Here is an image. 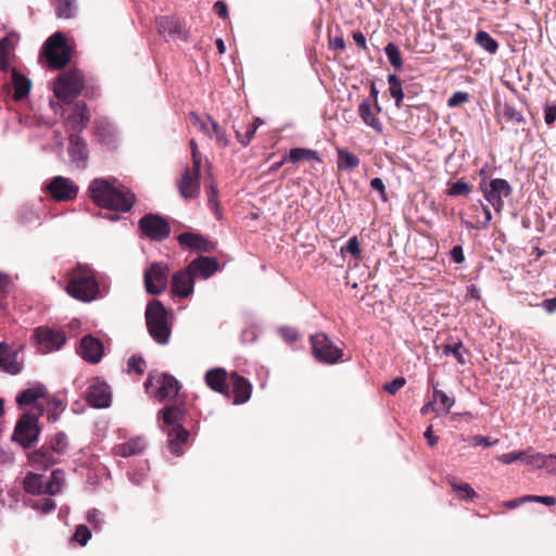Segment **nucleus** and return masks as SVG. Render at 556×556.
Listing matches in <instances>:
<instances>
[{"label":"nucleus","mask_w":556,"mask_h":556,"mask_svg":"<svg viewBox=\"0 0 556 556\" xmlns=\"http://www.w3.org/2000/svg\"><path fill=\"white\" fill-rule=\"evenodd\" d=\"M92 201L103 208L128 212L132 208L135 194L125 187H114L108 180L98 178L89 186Z\"/></svg>","instance_id":"nucleus-1"},{"label":"nucleus","mask_w":556,"mask_h":556,"mask_svg":"<svg viewBox=\"0 0 556 556\" xmlns=\"http://www.w3.org/2000/svg\"><path fill=\"white\" fill-rule=\"evenodd\" d=\"M66 292L80 302L88 303L96 300L100 288L94 271L88 266L78 265L70 274Z\"/></svg>","instance_id":"nucleus-2"},{"label":"nucleus","mask_w":556,"mask_h":556,"mask_svg":"<svg viewBox=\"0 0 556 556\" xmlns=\"http://www.w3.org/2000/svg\"><path fill=\"white\" fill-rule=\"evenodd\" d=\"M160 414L165 425L172 426L167 432L169 451L179 456L182 454V445L187 443L189 432L179 422L184 419L185 409L179 405H169L163 408Z\"/></svg>","instance_id":"nucleus-3"},{"label":"nucleus","mask_w":556,"mask_h":556,"mask_svg":"<svg viewBox=\"0 0 556 556\" xmlns=\"http://www.w3.org/2000/svg\"><path fill=\"white\" fill-rule=\"evenodd\" d=\"M146 321L150 336L159 344H166L170 337L168 312L161 301L152 300L146 309Z\"/></svg>","instance_id":"nucleus-4"},{"label":"nucleus","mask_w":556,"mask_h":556,"mask_svg":"<svg viewBox=\"0 0 556 556\" xmlns=\"http://www.w3.org/2000/svg\"><path fill=\"white\" fill-rule=\"evenodd\" d=\"M45 413V407H39L38 413L25 412L17 420L12 441L18 443L24 448H30L39 439L40 427L38 419Z\"/></svg>","instance_id":"nucleus-5"},{"label":"nucleus","mask_w":556,"mask_h":556,"mask_svg":"<svg viewBox=\"0 0 556 556\" xmlns=\"http://www.w3.org/2000/svg\"><path fill=\"white\" fill-rule=\"evenodd\" d=\"M192 154V167L186 168L181 178L177 182L178 191L185 200L195 199L200 194V169L202 165V155L198 150L195 141H190Z\"/></svg>","instance_id":"nucleus-6"},{"label":"nucleus","mask_w":556,"mask_h":556,"mask_svg":"<svg viewBox=\"0 0 556 556\" xmlns=\"http://www.w3.org/2000/svg\"><path fill=\"white\" fill-rule=\"evenodd\" d=\"M42 54L50 67L61 70L65 67L72 58L71 48L61 33H55L43 45Z\"/></svg>","instance_id":"nucleus-7"},{"label":"nucleus","mask_w":556,"mask_h":556,"mask_svg":"<svg viewBox=\"0 0 556 556\" xmlns=\"http://www.w3.org/2000/svg\"><path fill=\"white\" fill-rule=\"evenodd\" d=\"M84 88V76L78 70L61 74L54 83V94L63 102H72Z\"/></svg>","instance_id":"nucleus-8"},{"label":"nucleus","mask_w":556,"mask_h":556,"mask_svg":"<svg viewBox=\"0 0 556 556\" xmlns=\"http://www.w3.org/2000/svg\"><path fill=\"white\" fill-rule=\"evenodd\" d=\"M309 342L312 345L313 355L319 363L329 365L336 364L343 356V351L336 346L329 337L324 332L312 334Z\"/></svg>","instance_id":"nucleus-9"},{"label":"nucleus","mask_w":556,"mask_h":556,"mask_svg":"<svg viewBox=\"0 0 556 556\" xmlns=\"http://www.w3.org/2000/svg\"><path fill=\"white\" fill-rule=\"evenodd\" d=\"M480 190L485 200L494 207L496 212H501L504 207V198H509L513 188L509 182L502 178L491 179L489 182L483 179L480 182Z\"/></svg>","instance_id":"nucleus-10"},{"label":"nucleus","mask_w":556,"mask_h":556,"mask_svg":"<svg viewBox=\"0 0 556 556\" xmlns=\"http://www.w3.org/2000/svg\"><path fill=\"white\" fill-rule=\"evenodd\" d=\"M141 235L153 241H163L170 235V226L166 218L157 214H146L138 222Z\"/></svg>","instance_id":"nucleus-11"},{"label":"nucleus","mask_w":556,"mask_h":556,"mask_svg":"<svg viewBox=\"0 0 556 556\" xmlns=\"http://www.w3.org/2000/svg\"><path fill=\"white\" fill-rule=\"evenodd\" d=\"M169 268L162 262L152 263L143 273L144 288L148 293L156 295L163 293L168 283Z\"/></svg>","instance_id":"nucleus-12"},{"label":"nucleus","mask_w":556,"mask_h":556,"mask_svg":"<svg viewBox=\"0 0 556 556\" xmlns=\"http://www.w3.org/2000/svg\"><path fill=\"white\" fill-rule=\"evenodd\" d=\"M34 339L38 351L42 354L60 350L66 342L64 331L50 329L48 327L36 328Z\"/></svg>","instance_id":"nucleus-13"},{"label":"nucleus","mask_w":556,"mask_h":556,"mask_svg":"<svg viewBox=\"0 0 556 556\" xmlns=\"http://www.w3.org/2000/svg\"><path fill=\"white\" fill-rule=\"evenodd\" d=\"M43 190L55 201H70L76 198L78 186L63 176L53 177Z\"/></svg>","instance_id":"nucleus-14"},{"label":"nucleus","mask_w":556,"mask_h":556,"mask_svg":"<svg viewBox=\"0 0 556 556\" xmlns=\"http://www.w3.org/2000/svg\"><path fill=\"white\" fill-rule=\"evenodd\" d=\"M86 401L96 408L109 407L112 401L110 386L99 377L93 378L88 387Z\"/></svg>","instance_id":"nucleus-15"},{"label":"nucleus","mask_w":556,"mask_h":556,"mask_svg":"<svg viewBox=\"0 0 556 556\" xmlns=\"http://www.w3.org/2000/svg\"><path fill=\"white\" fill-rule=\"evenodd\" d=\"M48 391L41 383H37L28 389L21 391L16 396V403L20 408L31 406L34 413H38L39 407H45L43 404L39 403V399H46Z\"/></svg>","instance_id":"nucleus-16"},{"label":"nucleus","mask_w":556,"mask_h":556,"mask_svg":"<svg viewBox=\"0 0 556 556\" xmlns=\"http://www.w3.org/2000/svg\"><path fill=\"white\" fill-rule=\"evenodd\" d=\"M89 119L90 114L87 105L84 102H77L73 112L66 118V127L73 131L68 139H79L77 134L87 126Z\"/></svg>","instance_id":"nucleus-17"},{"label":"nucleus","mask_w":556,"mask_h":556,"mask_svg":"<svg viewBox=\"0 0 556 556\" xmlns=\"http://www.w3.org/2000/svg\"><path fill=\"white\" fill-rule=\"evenodd\" d=\"M229 386L232 388L229 399H232L233 404H243L250 400L252 384L247 378L237 372H231L229 375Z\"/></svg>","instance_id":"nucleus-18"},{"label":"nucleus","mask_w":556,"mask_h":556,"mask_svg":"<svg viewBox=\"0 0 556 556\" xmlns=\"http://www.w3.org/2000/svg\"><path fill=\"white\" fill-rule=\"evenodd\" d=\"M77 352L86 362L98 364L103 356V344L99 339L88 334L81 339Z\"/></svg>","instance_id":"nucleus-19"},{"label":"nucleus","mask_w":556,"mask_h":556,"mask_svg":"<svg viewBox=\"0 0 556 556\" xmlns=\"http://www.w3.org/2000/svg\"><path fill=\"white\" fill-rule=\"evenodd\" d=\"M194 276L189 268L176 271L172 277V291L175 295L187 298L193 292Z\"/></svg>","instance_id":"nucleus-20"},{"label":"nucleus","mask_w":556,"mask_h":556,"mask_svg":"<svg viewBox=\"0 0 556 556\" xmlns=\"http://www.w3.org/2000/svg\"><path fill=\"white\" fill-rule=\"evenodd\" d=\"M178 243L198 252H212L215 250V243L206 237L195 232H182L177 237Z\"/></svg>","instance_id":"nucleus-21"},{"label":"nucleus","mask_w":556,"mask_h":556,"mask_svg":"<svg viewBox=\"0 0 556 556\" xmlns=\"http://www.w3.org/2000/svg\"><path fill=\"white\" fill-rule=\"evenodd\" d=\"M205 383L213 391L230 397L229 376L224 368H213L205 374Z\"/></svg>","instance_id":"nucleus-22"},{"label":"nucleus","mask_w":556,"mask_h":556,"mask_svg":"<svg viewBox=\"0 0 556 556\" xmlns=\"http://www.w3.org/2000/svg\"><path fill=\"white\" fill-rule=\"evenodd\" d=\"M187 267L194 278L207 279L219 269V263L214 257L199 256L190 262Z\"/></svg>","instance_id":"nucleus-23"},{"label":"nucleus","mask_w":556,"mask_h":556,"mask_svg":"<svg viewBox=\"0 0 556 556\" xmlns=\"http://www.w3.org/2000/svg\"><path fill=\"white\" fill-rule=\"evenodd\" d=\"M188 124L191 127L202 131L204 136H215L217 139H220L223 136L220 127L216 122L211 119L210 116L202 117L195 112H190L188 115Z\"/></svg>","instance_id":"nucleus-24"},{"label":"nucleus","mask_w":556,"mask_h":556,"mask_svg":"<svg viewBox=\"0 0 556 556\" xmlns=\"http://www.w3.org/2000/svg\"><path fill=\"white\" fill-rule=\"evenodd\" d=\"M18 352L10 348L5 342H0V370L10 375L21 372L23 365L17 359Z\"/></svg>","instance_id":"nucleus-25"},{"label":"nucleus","mask_w":556,"mask_h":556,"mask_svg":"<svg viewBox=\"0 0 556 556\" xmlns=\"http://www.w3.org/2000/svg\"><path fill=\"white\" fill-rule=\"evenodd\" d=\"M49 447V444L45 442L40 448L34 451L29 455L30 463L34 466L42 469H48L49 467L59 463V455Z\"/></svg>","instance_id":"nucleus-26"},{"label":"nucleus","mask_w":556,"mask_h":556,"mask_svg":"<svg viewBox=\"0 0 556 556\" xmlns=\"http://www.w3.org/2000/svg\"><path fill=\"white\" fill-rule=\"evenodd\" d=\"M157 383L160 384V387L156 391L155 396L160 402L176 396L180 389L178 380L174 376L168 374H161L160 377L157 378Z\"/></svg>","instance_id":"nucleus-27"},{"label":"nucleus","mask_w":556,"mask_h":556,"mask_svg":"<svg viewBox=\"0 0 556 556\" xmlns=\"http://www.w3.org/2000/svg\"><path fill=\"white\" fill-rule=\"evenodd\" d=\"M156 24L159 31L162 35H168L170 37L178 36L184 41L188 40V34L178 20L169 16H162L156 20Z\"/></svg>","instance_id":"nucleus-28"},{"label":"nucleus","mask_w":556,"mask_h":556,"mask_svg":"<svg viewBox=\"0 0 556 556\" xmlns=\"http://www.w3.org/2000/svg\"><path fill=\"white\" fill-rule=\"evenodd\" d=\"M67 152L75 167L81 169L87 167L89 152L85 141H70Z\"/></svg>","instance_id":"nucleus-29"},{"label":"nucleus","mask_w":556,"mask_h":556,"mask_svg":"<svg viewBox=\"0 0 556 556\" xmlns=\"http://www.w3.org/2000/svg\"><path fill=\"white\" fill-rule=\"evenodd\" d=\"M11 83L14 89L13 98L15 101L24 100L31 88V81L16 68L11 71Z\"/></svg>","instance_id":"nucleus-30"},{"label":"nucleus","mask_w":556,"mask_h":556,"mask_svg":"<svg viewBox=\"0 0 556 556\" xmlns=\"http://www.w3.org/2000/svg\"><path fill=\"white\" fill-rule=\"evenodd\" d=\"M375 112H377L375 104H372L369 99L363 100L358 106V115L364 123L380 132L382 130V124Z\"/></svg>","instance_id":"nucleus-31"},{"label":"nucleus","mask_w":556,"mask_h":556,"mask_svg":"<svg viewBox=\"0 0 556 556\" xmlns=\"http://www.w3.org/2000/svg\"><path fill=\"white\" fill-rule=\"evenodd\" d=\"M146 448V443L142 438H132L127 442L117 444L114 446L113 451L115 455L122 457H130L134 455L141 454Z\"/></svg>","instance_id":"nucleus-32"},{"label":"nucleus","mask_w":556,"mask_h":556,"mask_svg":"<svg viewBox=\"0 0 556 556\" xmlns=\"http://www.w3.org/2000/svg\"><path fill=\"white\" fill-rule=\"evenodd\" d=\"M388 84H389L390 96L395 100V106L397 109L403 108L405 105L404 97H405V94L408 96L409 87L408 86L403 87L401 79L395 74H390L388 76Z\"/></svg>","instance_id":"nucleus-33"},{"label":"nucleus","mask_w":556,"mask_h":556,"mask_svg":"<svg viewBox=\"0 0 556 556\" xmlns=\"http://www.w3.org/2000/svg\"><path fill=\"white\" fill-rule=\"evenodd\" d=\"M447 482L452 486L453 491L456 492V495L459 500L473 501L478 497L477 492L470 486L469 483H460L455 477H448Z\"/></svg>","instance_id":"nucleus-34"},{"label":"nucleus","mask_w":556,"mask_h":556,"mask_svg":"<svg viewBox=\"0 0 556 556\" xmlns=\"http://www.w3.org/2000/svg\"><path fill=\"white\" fill-rule=\"evenodd\" d=\"M24 489L27 493L33 495L46 494L43 476L28 473L24 479Z\"/></svg>","instance_id":"nucleus-35"},{"label":"nucleus","mask_w":556,"mask_h":556,"mask_svg":"<svg viewBox=\"0 0 556 556\" xmlns=\"http://www.w3.org/2000/svg\"><path fill=\"white\" fill-rule=\"evenodd\" d=\"M47 406H48V420L55 422L59 420L60 415L65 410L67 403L64 399L59 396H47Z\"/></svg>","instance_id":"nucleus-36"},{"label":"nucleus","mask_w":556,"mask_h":556,"mask_svg":"<svg viewBox=\"0 0 556 556\" xmlns=\"http://www.w3.org/2000/svg\"><path fill=\"white\" fill-rule=\"evenodd\" d=\"M337 166L340 170H352L359 165V159L345 149L338 148Z\"/></svg>","instance_id":"nucleus-37"},{"label":"nucleus","mask_w":556,"mask_h":556,"mask_svg":"<svg viewBox=\"0 0 556 556\" xmlns=\"http://www.w3.org/2000/svg\"><path fill=\"white\" fill-rule=\"evenodd\" d=\"M289 162L291 163H299L303 161H318L320 162V159L318 156V152L312 149L306 148H294L291 149L288 153Z\"/></svg>","instance_id":"nucleus-38"},{"label":"nucleus","mask_w":556,"mask_h":556,"mask_svg":"<svg viewBox=\"0 0 556 556\" xmlns=\"http://www.w3.org/2000/svg\"><path fill=\"white\" fill-rule=\"evenodd\" d=\"M52 4L58 17H74L76 11L75 0H52Z\"/></svg>","instance_id":"nucleus-39"},{"label":"nucleus","mask_w":556,"mask_h":556,"mask_svg":"<svg viewBox=\"0 0 556 556\" xmlns=\"http://www.w3.org/2000/svg\"><path fill=\"white\" fill-rule=\"evenodd\" d=\"M475 41L478 46H480L490 54H495L498 50L497 41L489 33L484 30H479L476 34Z\"/></svg>","instance_id":"nucleus-40"},{"label":"nucleus","mask_w":556,"mask_h":556,"mask_svg":"<svg viewBox=\"0 0 556 556\" xmlns=\"http://www.w3.org/2000/svg\"><path fill=\"white\" fill-rule=\"evenodd\" d=\"M49 448L53 450L59 456L64 455L68 450V439L64 432H58L46 441Z\"/></svg>","instance_id":"nucleus-41"},{"label":"nucleus","mask_w":556,"mask_h":556,"mask_svg":"<svg viewBox=\"0 0 556 556\" xmlns=\"http://www.w3.org/2000/svg\"><path fill=\"white\" fill-rule=\"evenodd\" d=\"M386 55L388 56V60L390 64L395 70H401L403 67V60L400 49L393 42H389L384 48Z\"/></svg>","instance_id":"nucleus-42"},{"label":"nucleus","mask_w":556,"mask_h":556,"mask_svg":"<svg viewBox=\"0 0 556 556\" xmlns=\"http://www.w3.org/2000/svg\"><path fill=\"white\" fill-rule=\"evenodd\" d=\"M433 402L440 403L442 412L448 414L453 405L455 404L454 397H450L445 392L437 389L433 386Z\"/></svg>","instance_id":"nucleus-43"},{"label":"nucleus","mask_w":556,"mask_h":556,"mask_svg":"<svg viewBox=\"0 0 556 556\" xmlns=\"http://www.w3.org/2000/svg\"><path fill=\"white\" fill-rule=\"evenodd\" d=\"M46 494L55 495L61 491L62 488V471L56 469L51 473V478L45 481Z\"/></svg>","instance_id":"nucleus-44"},{"label":"nucleus","mask_w":556,"mask_h":556,"mask_svg":"<svg viewBox=\"0 0 556 556\" xmlns=\"http://www.w3.org/2000/svg\"><path fill=\"white\" fill-rule=\"evenodd\" d=\"M501 116L506 122L519 123L522 121L521 113L511 104L505 103L501 109Z\"/></svg>","instance_id":"nucleus-45"},{"label":"nucleus","mask_w":556,"mask_h":556,"mask_svg":"<svg viewBox=\"0 0 556 556\" xmlns=\"http://www.w3.org/2000/svg\"><path fill=\"white\" fill-rule=\"evenodd\" d=\"M471 192V186L468 182L457 180L450 184L447 194L451 197L468 195Z\"/></svg>","instance_id":"nucleus-46"},{"label":"nucleus","mask_w":556,"mask_h":556,"mask_svg":"<svg viewBox=\"0 0 556 556\" xmlns=\"http://www.w3.org/2000/svg\"><path fill=\"white\" fill-rule=\"evenodd\" d=\"M463 350L466 351L464 349L463 342L459 341L453 345L452 344L444 345L443 353L445 355H453L459 364L464 365L466 363V361L463 355Z\"/></svg>","instance_id":"nucleus-47"},{"label":"nucleus","mask_w":556,"mask_h":556,"mask_svg":"<svg viewBox=\"0 0 556 556\" xmlns=\"http://www.w3.org/2000/svg\"><path fill=\"white\" fill-rule=\"evenodd\" d=\"M127 366H128V372H135V374L141 376V375H143V372L146 370L147 364H146V361L143 359V357L134 355L128 359Z\"/></svg>","instance_id":"nucleus-48"},{"label":"nucleus","mask_w":556,"mask_h":556,"mask_svg":"<svg viewBox=\"0 0 556 556\" xmlns=\"http://www.w3.org/2000/svg\"><path fill=\"white\" fill-rule=\"evenodd\" d=\"M206 193L208 206L217 211L219 205L217 201L218 190L216 182L213 178H211L208 185L206 186Z\"/></svg>","instance_id":"nucleus-49"},{"label":"nucleus","mask_w":556,"mask_h":556,"mask_svg":"<svg viewBox=\"0 0 556 556\" xmlns=\"http://www.w3.org/2000/svg\"><path fill=\"white\" fill-rule=\"evenodd\" d=\"M470 100V94L466 91H456L447 100L448 108H458Z\"/></svg>","instance_id":"nucleus-50"},{"label":"nucleus","mask_w":556,"mask_h":556,"mask_svg":"<svg viewBox=\"0 0 556 556\" xmlns=\"http://www.w3.org/2000/svg\"><path fill=\"white\" fill-rule=\"evenodd\" d=\"M341 252L350 253L354 256V258L359 260L362 255V250L359 248V241L356 236H353L349 239L345 247L341 249Z\"/></svg>","instance_id":"nucleus-51"},{"label":"nucleus","mask_w":556,"mask_h":556,"mask_svg":"<svg viewBox=\"0 0 556 556\" xmlns=\"http://www.w3.org/2000/svg\"><path fill=\"white\" fill-rule=\"evenodd\" d=\"M543 453H533L528 454V452L525 451V456L522 457V462L526 465L532 466L533 468L541 469L543 468Z\"/></svg>","instance_id":"nucleus-52"},{"label":"nucleus","mask_w":556,"mask_h":556,"mask_svg":"<svg viewBox=\"0 0 556 556\" xmlns=\"http://www.w3.org/2000/svg\"><path fill=\"white\" fill-rule=\"evenodd\" d=\"M91 538V532L88 527L84 525H79L73 535V539L78 542L80 545H86L89 539Z\"/></svg>","instance_id":"nucleus-53"},{"label":"nucleus","mask_w":556,"mask_h":556,"mask_svg":"<svg viewBox=\"0 0 556 556\" xmlns=\"http://www.w3.org/2000/svg\"><path fill=\"white\" fill-rule=\"evenodd\" d=\"M279 333H280L281 338L288 343H293L300 339L299 331L293 327H289V326L281 327L279 329Z\"/></svg>","instance_id":"nucleus-54"},{"label":"nucleus","mask_w":556,"mask_h":556,"mask_svg":"<svg viewBox=\"0 0 556 556\" xmlns=\"http://www.w3.org/2000/svg\"><path fill=\"white\" fill-rule=\"evenodd\" d=\"M526 500L528 503H541L546 506L556 505V497L548 495H526Z\"/></svg>","instance_id":"nucleus-55"},{"label":"nucleus","mask_w":556,"mask_h":556,"mask_svg":"<svg viewBox=\"0 0 556 556\" xmlns=\"http://www.w3.org/2000/svg\"><path fill=\"white\" fill-rule=\"evenodd\" d=\"M406 383V380L404 377H396L391 382L384 384L383 389L389 394L394 395L401 388H403Z\"/></svg>","instance_id":"nucleus-56"},{"label":"nucleus","mask_w":556,"mask_h":556,"mask_svg":"<svg viewBox=\"0 0 556 556\" xmlns=\"http://www.w3.org/2000/svg\"><path fill=\"white\" fill-rule=\"evenodd\" d=\"M13 50L12 40L5 36L0 40V58H11Z\"/></svg>","instance_id":"nucleus-57"},{"label":"nucleus","mask_w":556,"mask_h":556,"mask_svg":"<svg viewBox=\"0 0 556 556\" xmlns=\"http://www.w3.org/2000/svg\"><path fill=\"white\" fill-rule=\"evenodd\" d=\"M523 456H525V451L510 452V453H505V454H502L501 456H498V460L504 464H511L516 460L522 462Z\"/></svg>","instance_id":"nucleus-58"},{"label":"nucleus","mask_w":556,"mask_h":556,"mask_svg":"<svg viewBox=\"0 0 556 556\" xmlns=\"http://www.w3.org/2000/svg\"><path fill=\"white\" fill-rule=\"evenodd\" d=\"M556 121V104L546 103L544 105V122L547 125Z\"/></svg>","instance_id":"nucleus-59"},{"label":"nucleus","mask_w":556,"mask_h":556,"mask_svg":"<svg viewBox=\"0 0 556 556\" xmlns=\"http://www.w3.org/2000/svg\"><path fill=\"white\" fill-rule=\"evenodd\" d=\"M55 506V502L51 498H41L36 504V507L45 514L52 511Z\"/></svg>","instance_id":"nucleus-60"},{"label":"nucleus","mask_w":556,"mask_h":556,"mask_svg":"<svg viewBox=\"0 0 556 556\" xmlns=\"http://www.w3.org/2000/svg\"><path fill=\"white\" fill-rule=\"evenodd\" d=\"M543 468H545L549 473H556V455L549 454L543 456Z\"/></svg>","instance_id":"nucleus-61"},{"label":"nucleus","mask_w":556,"mask_h":556,"mask_svg":"<svg viewBox=\"0 0 556 556\" xmlns=\"http://www.w3.org/2000/svg\"><path fill=\"white\" fill-rule=\"evenodd\" d=\"M370 187H371V189H374L380 193L381 199L383 201L387 200L386 186L381 178L376 177V178L371 179Z\"/></svg>","instance_id":"nucleus-62"},{"label":"nucleus","mask_w":556,"mask_h":556,"mask_svg":"<svg viewBox=\"0 0 556 556\" xmlns=\"http://www.w3.org/2000/svg\"><path fill=\"white\" fill-rule=\"evenodd\" d=\"M451 258L456 264H462L465 261L463 248L460 245H454L450 251Z\"/></svg>","instance_id":"nucleus-63"},{"label":"nucleus","mask_w":556,"mask_h":556,"mask_svg":"<svg viewBox=\"0 0 556 556\" xmlns=\"http://www.w3.org/2000/svg\"><path fill=\"white\" fill-rule=\"evenodd\" d=\"M497 442V440H495L494 442H491L489 440L488 437H483V435H473L470 440V444L473 445V446H479V445H482V446H491L492 444H495Z\"/></svg>","instance_id":"nucleus-64"}]
</instances>
